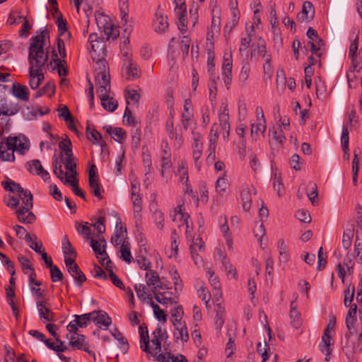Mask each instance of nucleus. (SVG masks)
<instances>
[{
	"instance_id": "f257e3e1",
	"label": "nucleus",
	"mask_w": 362,
	"mask_h": 362,
	"mask_svg": "<svg viewBox=\"0 0 362 362\" xmlns=\"http://www.w3.org/2000/svg\"><path fill=\"white\" fill-rule=\"evenodd\" d=\"M46 37H49L47 30H44L40 34L30 38L28 53L30 69H42L48 60V52H45L44 46Z\"/></svg>"
},
{
	"instance_id": "f03ea898",
	"label": "nucleus",
	"mask_w": 362,
	"mask_h": 362,
	"mask_svg": "<svg viewBox=\"0 0 362 362\" xmlns=\"http://www.w3.org/2000/svg\"><path fill=\"white\" fill-rule=\"evenodd\" d=\"M88 41L91 45L90 57L93 61L96 58L104 57L105 55V44L95 33H90Z\"/></svg>"
},
{
	"instance_id": "7ed1b4c3",
	"label": "nucleus",
	"mask_w": 362,
	"mask_h": 362,
	"mask_svg": "<svg viewBox=\"0 0 362 362\" xmlns=\"http://www.w3.org/2000/svg\"><path fill=\"white\" fill-rule=\"evenodd\" d=\"M26 168L30 173L40 176L45 182L49 179V173L44 169L41 162L37 159L27 162Z\"/></svg>"
},
{
	"instance_id": "20e7f679",
	"label": "nucleus",
	"mask_w": 362,
	"mask_h": 362,
	"mask_svg": "<svg viewBox=\"0 0 362 362\" xmlns=\"http://www.w3.org/2000/svg\"><path fill=\"white\" fill-rule=\"evenodd\" d=\"M96 86L99 95H105L110 92V73L103 74V75L95 74Z\"/></svg>"
},
{
	"instance_id": "39448f33",
	"label": "nucleus",
	"mask_w": 362,
	"mask_h": 362,
	"mask_svg": "<svg viewBox=\"0 0 362 362\" xmlns=\"http://www.w3.org/2000/svg\"><path fill=\"white\" fill-rule=\"evenodd\" d=\"M36 305L41 320H44L48 322L54 321L55 315L51 310L49 304L47 300H37Z\"/></svg>"
},
{
	"instance_id": "423d86ee",
	"label": "nucleus",
	"mask_w": 362,
	"mask_h": 362,
	"mask_svg": "<svg viewBox=\"0 0 362 362\" xmlns=\"http://www.w3.org/2000/svg\"><path fill=\"white\" fill-rule=\"evenodd\" d=\"M168 25L167 16H163V13L160 10V6H158L153 21L154 30L158 33H165L168 30Z\"/></svg>"
},
{
	"instance_id": "0eeeda50",
	"label": "nucleus",
	"mask_w": 362,
	"mask_h": 362,
	"mask_svg": "<svg viewBox=\"0 0 362 362\" xmlns=\"http://www.w3.org/2000/svg\"><path fill=\"white\" fill-rule=\"evenodd\" d=\"M63 161V156H57L54 154L52 157V168L54 174L64 184L69 182V179L66 177V173L62 170V163Z\"/></svg>"
},
{
	"instance_id": "6e6552de",
	"label": "nucleus",
	"mask_w": 362,
	"mask_h": 362,
	"mask_svg": "<svg viewBox=\"0 0 362 362\" xmlns=\"http://www.w3.org/2000/svg\"><path fill=\"white\" fill-rule=\"evenodd\" d=\"M0 108L3 115L13 116L20 111L21 106L18 103L8 102L6 98H2L0 100Z\"/></svg>"
},
{
	"instance_id": "1a4fd4ad",
	"label": "nucleus",
	"mask_w": 362,
	"mask_h": 362,
	"mask_svg": "<svg viewBox=\"0 0 362 362\" xmlns=\"http://www.w3.org/2000/svg\"><path fill=\"white\" fill-rule=\"evenodd\" d=\"M315 9L310 1H305L303 4L302 11L298 13L297 20L300 22H310L313 20Z\"/></svg>"
},
{
	"instance_id": "9d476101",
	"label": "nucleus",
	"mask_w": 362,
	"mask_h": 362,
	"mask_svg": "<svg viewBox=\"0 0 362 362\" xmlns=\"http://www.w3.org/2000/svg\"><path fill=\"white\" fill-rule=\"evenodd\" d=\"M94 315H92V321H93L98 327L101 325L107 328L112 324V318L108 314L103 310H93Z\"/></svg>"
},
{
	"instance_id": "9b49d317",
	"label": "nucleus",
	"mask_w": 362,
	"mask_h": 362,
	"mask_svg": "<svg viewBox=\"0 0 362 362\" xmlns=\"http://www.w3.org/2000/svg\"><path fill=\"white\" fill-rule=\"evenodd\" d=\"M11 94L20 100L28 102L29 100V90L27 86L13 83L11 89Z\"/></svg>"
},
{
	"instance_id": "f8f14e48",
	"label": "nucleus",
	"mask_w": 362,
	"mask_h": 362,
	"mask_svg": "<svg viewBox=\"0 0 362 362\" xmlns=\"http://www.w3.org/2000/svg\"><path fill=\"white\" fill-rule=\"evenodd\" d=\"M6 151L8 152L14 153L15 151H18L21 154L25 153V149L26 148L25 144L18 140L17 136H8L6 138ZM14 155V153H13Z\"/></svg>"
},
{
	"instance_id": "ddd939ff",
	"label": "nucleus",
	"mask_w": 362,
	"mask_h": 362,
	"mask_svg": "<svg viewBox=\"0 0 362 362\" xmlns=\"http://www.w3.org/2000/svg\"><path fill=\"white\" fill-rule=\"evenodd\" d=\"M119 10L121 15L122 23L124 28V33L129 34L132 30V24L128 25V11L129 7L127 4V0H124L120 2Z\"/></svg>"
},
{
	"instance_id": "4468645a",
	"label": "nucleus",
	"mask_w": 362,
	"mask_h": 362,
	"mask_svg": "<svg viewBox=\"0 0 362 362\" xmlns=\"http://www.w3.org/2000/svg\"><path fill=\"white\" fill-rule=\"evenodd\" d=\"M296 300V298L291 303L289 315L291 325L296 329H298L302 325V319L300 313L297 310Z\"/></svg>"
},
{
	"instance_id": "2eb2a0df",
	"label": "nucleus",
	"mask_w": 362,
	"mask_h": 362,
	"mask_svg": "<svg viewBox=\"0 0 362 362\" xmlns=\"http://www.w3.org/2000/svg\"><path fill=\"white\" fill-rule=\"evenodd\" d=\"M103 107L110 112H114L117 107V102L115 99L109 96V93L99 95Z\"/></svg>"
},
{
	"instance_id": "dca6fc26",
	"label": "nucleus",
	"mask_w": 362,
	"mask_h": 362,
	"mask_svg": "<svg viewBox=\"0 0 362 362\" xmlns=\"http://www.w3.org/2000/svg\"><path fill=\"white\" fill-rule=\"evenodd\" d=\"M68 272L74 278L75 283L78 287H81L83 284L87 280L86 275L78 265L74 266V267L68 270Z\"/></svg>"
},
{
	"instance_id": "f3484780",
	"label": "nucleus",
	"mask_w": 362,
	"mask_h": 362,
	"mask_svg": "<svg viewBox=\"0 0 362 362\" xmlns=\"http://www.w3.org/2000/svg\"><path fill=\"white\" fill-rule=\"evenodd\" d=\"M243 209L245 211H249L252 204L251 191L248 187H243L240 192Z\"/></svg>"
},
{
	"instance_id": "a211bd4d",
	"label": "nucleus",
	"mask_w": 362,
	"mask_h": 362,
	"mask_svg": "<svg viewBox=\"0 0 362 362\" xmlns=\"http://www.w3.org/2000/svg\"><path fill=\"white\" fill-rule=\"evenodd\" d=\"M331 334L329 332H324L323 336L322 337V341L323 342V345H320V351L322 352H326L325 361H328L329 360V356L332 352L331 346Z\"/></svg>"
},
{
	"instance_id": "6ab92c4d",
	"label": "nucleus",
	"mask_w": 362,
	"mask_h": 362,
	"mask_svg": "<svg viewBox=\"0 0 362 362\" xmlns=\"http://www.w3.org/2000/svg\"><path fill=\"white\" fill-rule=\"evenodd\" d=\"M354 235V226L351 225L349 228H346L342 236V246L345 250L349 249L352 243V239Z\"/></svg>"
},
{
	"instance_id": "aec40b11",
	"label": "nucleus",
	"mask_w": 362,
	"mask_h": 362,
	"mask_svg": "<svg viewBox=\"0 0 362 362\" xmlns=\"http://www.w3.org/2000/svg\"><path fill=\"white\" fill-rule=\"evenodd\" d=\"M152 292L154 295V298L156 299V300L163 305H167L168 303H177V302L175 301L171 297H166L165 296L166 293H160L158 291H157V287H153L152 289Z\"/></svg>"
},
{
	"instance_id": "412c9836",
	"label": "nucleus",
	"mask_w": 362,
	"mask_h": 362,
	"mask_svg": "<svg viewBox=\"0 0 362 362\" xmlns=\"http://www.w3.org/2000/svg\"><path fill=\"white\" fill-rule=\"evenodd\" d=\"M146 330L144 331L142 326L139 327V334L141 338V349L146 353L151 354V351L149 349L148 344H149V337L147 327H146Z\"/></svg>"
},
{
	"instance_id": "4be33fe9",
	"label": "nucleus",
	"mask_w": 362,
	"mask_h": 362,
	"mask_svg": "<svg viewBox=\"0 0 362 362\" xmlns=\"http://www.w3.org/2000/svg\"><path fill=\"white\" fill-rule=\"evenodd\" d=\"M69 344L74 349L79 350H83L88 345L86 343V337L83 334H78L77 338L72 337Z\"/></svg>"
},
{
	"instance_id": "5701e85b",
	"label": "nucleus",
	"mask_w": 362,
	"mask_h": 362,
	"mask_svg": "<svg viewBox=\"0 0 362 362\" xmlns=\"http://www.w3.org/2000/svg\"><path fill=\"white\" fill-rule=\"evenodd\" d=\"M1 185L6 191L11 192H18L19 194H23L27 189H24L19 183H17L11 180L6 182H2Z\"/></svg>"
},
{
	"instance_id": "b1692460",
	"label": "nucleus",
	"mask_w": 362,
	"mask_h": 362,
	"mask_svg": "<svg viewBox=\"0 0 362 362\" xmlns=\"http://www.w3.org/2000/svg\"><path fill=\"white\" fill-rule=\"evenodd\" d=\"M99 214H101L100 216L96 221L92 225L93 228L98 231V234L96 235L97 238H99V236L105 233V223L106 221V217L104 215L103 210H100L98 211Z\"/></svg>"
},
{
	"instance_id": "393cba45",
	"label": "nucleus",
	"mask_w": 362,
	"mask_h": 362,
	"mask_svg": "<svg viewBox=\"0 0 362 362\" xmlns=\"http://www.w3.org/2000/svg\"><path fill=\"white\" fill-rule=\"evenodd\" d=\"M168 358L164 354H158L157 356V361L159 362H188L187 358L182 354L179 356H175L170 353H168Z\"/></svg>"
},
{
	"instance_id": "a878e982",
	"label": "nucleus",
	"mask_w": 362,
	"mask_h": 362,
	"mask_svg": "<svg viewBox=\"0 0 362 362\" xmlns=\"http://www.w3.org/2000/svg\"><path fill=\"white\" fill-rule=\"evenodd\" d=\"M277 247L279 252L280 262H287L289 258L288 248L283 239L279 240Z\"/></svg>"
},
{
	"instance_id": "bb28decb",
	"label": "nucleus",
	"mask_w": 362,
	"mask_h": 362,
	"mask_svg": "<svg viewBox=\"0 0 362 362\" xmlns=\"http://www.w3.org/2000/svg\"><path fill=\"white\" fill-rule=\"evenodd\" d=\"M93 315L94 313L91 312L81 315H75L76 325H78V326L81 328L86 327L90 322L92 321V315Z\"/></svg>"
},
{
	"instance_id": "cd10ccee",
	"label": "nucleus",
	"mask_w": 362,
	"mask_h": 362,
	"mask_svg": "<svg viewBox=\"0 0 362 362\" xmlns=\"http://www.w3.org/2000/svg\"><path fill=\"white\" fill-rule=\"evenodd\" d=\"M6 293L7 297V301L8 304L11 305L13 315L16 318H18V307L14 303L13 298H15V292L14 289L11 286H8L6 288Z\"/></svg>"
},
{
	"instance_id": "c85d7f7f",
	"label": "nucleus",
	"mask_w": 362,
	"mask_h": 362,
	"mask_svg": "<svg viewBox=\"0 0 362 362\" xmlns=\"http://www.w3.org/2000/svg\"><path fill=\"white\" fill-rule=\"evenodd\" d=\"M86 136L87 139L93 144H98L102 140L103 136L101 134L98 132L95 129H91L90 125L88 124L86 127Z\"/></svg>"
},
{
	"instance_id": "c756f323",
	"label": "nucleus",
	"mask_w": 362,
	"mask_h": 362,
	"mask_svg": "<svg viewBox=\"0 0 362 362\" xmlns=\"http://www.w3.org/2000/svg\"><path fill=\"white\" fill-rule=\"evenodd\" d=\"M202 136L198 135L197 137L194 139V146H193V158L195 161L196 165H197V161L201 157L202 152V143L201 142Z\"/></svg>"
},
{
	"instance_id": "7c9ffc66",
	"label": "nucleus",
	"mask_w": 362,
	"mask_h": 362,
	"mask_svg": "<svg viewBox=\"0 0 362 362\" xmlns=\"http://www.w3.org/2000/svg\"><path fill=\"white\" fill-rule=\"evenodd\" d=\"M97 67L95 74L103 75V74L110 73L108 63L103 57L96 58Z\"/></svg>"
},
{
	"instance_id": "2f4dec72",
	"label": "nucleus",
	"mask_w": 362,
	"mask_h": 362,
	"mask_svg": "<svg viewBox=\"0 0 362 362\" xmlns=\"http://www.w3.org/2000/svg\"><path fill=\"white\" fill-rule=\"evenodd\" d=\"M267 129L266 121H258L257 124H251V136L254 139H257L258 132H261L262 134L265 133Z\"/></svg>"
},
{
	"instance_id": "473e14b6",
	"label": "nucleus",
	"mask_w": 362,
	"mask_h": 362,
	"mask_svg": "<svg viewBox=\"0 0 362 362\" xmlns=\"http://www.w3.org/2000/svg\"><path fill=\"white\" fill-rule=\"evenodd\" d=\"M145 278L146 279V284L148 286H156L160 281V276L158 273L153 270H149L146 272L145 275Z\"/></svg>"
},
{
	"instance_id": "72a5a7b5",
	"label": "nucleus",
	"mask_w": 362,
	"mask_h": 362,
	"mask_svg": "<svg viewBox=\"0 0 362 362\" xmlns=\"http://www.w3.org/2000/svg\"><path fill=\"white\" fill-rule=\"evenodd\" d=\"M355 294V287L354 285L349 284L346 289L344 291V304L346 307H349L353 301Z\"/></svg>"
},
{
	"instance_id": "f704fd0d",
	"label": "nucleus",
	"mask_w": 362,
	"mask_h": 362,
	"mask_svg": "<svg viewBox=\"0 0 362 362\" xmlns=\"http://www.w3.org/2000/svg\"><path fill=\"white\" fill-rule=\"evenodd\" d=\"M101 30H103L106 35L107 40L110 38L115 40L119 35V30L116 28H114V25L111 23L105 25Z\"/></svg>"
},
{
	"instance_id": "c9c22d12",
	"label": "nucleus",
	"mask_w": 362,
	"mask_h": 362,
	"mask_svg": "<svg viewBox=\"0 0 362 362\" xmlns=\"http://www.w3.org/2000/svg\"><path fill=\"white\" fill-rule=\"evenodd\" d=\"M59 148L61 151V154L63 156V153L66 156H73L72 149H71V140L68 138L64 141H62L59 143Z\"/></svg>"
},
{
	"instance_id": "e433bc0d",
	"label": "nucleus",
	"mask_w": 362,
	"mask_h": 362,
	"mask_svg": "<svg viewBox=\"0 0 362 362\" xmlns=\"http://www.w3.org/2000/svg\"><path fill=\"white\" fill-rule=\"evenodd\" d=\"M308 187L310 188V191L307 192V196L310 200L313 205H315V203L317 202V185L313 182H309L308 184Z\"/></svg>"
},
{
	"instance_id": "4c0bfd02",
	"label": "nucleus",
	"mask_w": 362,
	"mask_h": 362,
	"mask_svg": "<svg viewBox=\"0 0 362 362\" xmlns=\"http://www.w3.org/2000/svg\"><path fill=\"white\" fill-rule=\"evenodd\" d=\"M306 35L310 40V42H314L319 46H323L325 45L324 41L318 35L317 32L313 28H308Z\"/></svg>"
},
{
	"instance_id": "58836bf2",
	"label": "nucleus",
	"mask_w": 362,
	"mask_h": 362,
	"mask_svg": "<svg viewBox=\"0 0 362 362\" xmlns=\"http://www.w3.org/2000/svg\"><path fill=\"white\" fill-rule=\"evenodd\" d=\"M62 245V250L65 255L76 257V252L69 240L67 235H64Z\"/></svg>"
},
{
	"instance_id": "ea45409f",
	"label": "nucleus",
	"mask_w": 362,
	"mask_h": 362,
	"mask_svg": "<svg viewBox=\"0 0 362 362\" xmlns=\"http://www.w3.org/2000/svg\"><path fill=\"white\" fill-rule=\"evenodd\" d=\"M250 64L248 63L244 64L239 74V82L242 86H244L246 84V82L250 76Z\"/></svg>"
},
{
	"instance_id": "a19ab883",
	"label": "nucleus",
	"mask_w": 362,
	"mask_h": 362,
	"mask_svg": "<svg viewBox=\"0 0 362 362\" xmlns=\"http://www.w3.org/2000/svg\"><path fill=\"white\" fill-rule=\"evenodd\" d=\"M75 158L74 156H66L64 160L65 168L67 170L71 172V177H74L77 175V172L76 170V163L74 161Z\"/></svg>"
},
{
	"instance_id": "79ce46f5",
	"label": "nucleus",
	"mask_w": 362,
	"mask_h": 362,
	"mask_svg": "<svg viewBox=\"0 0 362 362\" xmlns=\"http://www.w3.org/2000/svg\"><path fill=\"white\" fill-rule=\"evenodd\" d=\"M163 150L162 168H168L170 167V153L166 149L168 147L167 142H162Z\"/></svg>"
},
{
	"instance_id": "37998d69",
	"label": "nucleus",
	"mask_w": 362,
	"mask_h": 362,
	"mask_svg": "<svg viewBox=\"0 0 362 362\" xmlns=\"http://www.w3.org/2000/svg\"><path fill=\"white\" fill-rule=\"evenodd\" d=\"M170 276L174 283L175 291L176 293L180 292L183 284L177 271L176 269L170 271Z\"/></svg>"
},
{
	"instance_id": "c03bdc74",
	"label": "nucleus",
	"mask_w": 362,
	"mask_h": 362,
	"mask_svg": "<svg viewBox=\"0 0 362 362\" xmlns=\"http://www.w3.org/2000/svg\"><path fill=\"white\" fill-rule=\"evenodd\" d=\"M146 286L144 284H136L134 286V290L139 297V298L142 299L144 300L148 299L151 302L152 301V296L151 294L146 293L145 291Z\"/></svg>"
},
{
	"instance_id": "a18cd8bd",
	"label": "nucleus",
	"mask_w": 362,
	"mask_h": 362,
	"mask_svg": "<svg viewBox=\"0 0 362 362\" xmlns=\"http://www.w3.org/2000/svg\"><path fill=\"white\" fill-rule=\"evenodd\" d=\"M151 305L153 308L154 315L161 322H165L167 320V315L165 312L159 307V305L154 302H151Z\"/></svg>"
},
{
	"instance_id": "49530a36",
	"label": "nucleus",
	"mask_w": 362,
	"mask_h": 362,
	"mask_svg": "<svg viewBox=\"0 0 362 362\" xmlns=\"http://www.w3.org/2000/svg\"><path fill=\"white\" fill-rule=\"evenodd\" d=\"M89 187L90 188L91 193L99 199L103 198L100 192V187L99 184V180H88Z\"/></svg>"
},
{
	"instance_id": "de8ad7c7",
	"label": "nucleus",
	"mask_w": 362,
	"mask_h": 362,
	"mask_svg": "<svg viewBox=\"0 0 362 362\" xmlns=\"http://www.w3.org/2000/svg\"><path fill=\"white\" fill-rule=\"evenodd\" d=\"M217 310H216V314L215 317V325L217 328H221L223 324H224V313H225V309L223 306H221V304L217 305Z\"/></svg>"
},
{
	"instance_id": "09e8293b",
	"label": "nucleus",
	"mask_w": 362,
	"mask_h": 362,
	"mask_svg": "<svg viewBox=\"0 0 362 362\" xmlns=\"http://www.w3.org/2000/svg\"><path fill=\"white\" fill-rule=\"evenodd\" d=\"M141 197L139 196V194H137V197L133 201L134 218L136 219V221H139L141 218Z\"/></svg>"
},
{
	"instance_id": "8fccbe9b",
	"label": "nucleus",
	"mask_w": 362,
	"mask_h": 362,
	"mask_svg": "<svg viewBox=\"0 0 362 362\" xmlns=\"http://www.w3.org/2000/svg\"><path fill=\"white\" fill-rule=\"evenodd\" d=\"M228 187L229 183L224 177H219L216 182V189L221 195L226 192Z\"/></svg>"
},
{
	"instance_id": "3c124183",
	"label": "nucleus",
	"mask_w": 362,
	"mask_h": 362,
	"mask_svg": "<svg viewBox=\"0 0 362 362\" xmlns=\"http://www.w3.org/2000/svg\"><path fill=\"white\" fill-rule=\"evenodd\" d=\"M13 229L16 230V235L19 238H23V236L24 235V239L25 240L26 243H30V236L32 235H30L25 229L24 227L21 226H19V225H16L13 226Z\"/></svg>"
},
{
	"instance_id": "603ef678",
	"label": "nucleus",
	"mask_w": 362,
	"mask_h": 362,
	"mask_svg": "<svg viewBox=\"0 0 362 362\" xmlns=\"http://www.w3.org/2000/svg\"><path fill=\"white\" fill-rule=\"evenodd\" d=\"M17 218L19 222L22 223L31 224L36 220V216L33 212H28V214H23L20 216L18 214H16Z\"/></svg>"
},
{
	"instance_id": "864d4df0",
	"label": "nucleus",
	"mask_w": 362,
	"mask_h": 362,
	"mask_svg": "<svg viewBox=\"0 0 362 362\" xmlns=\"http://www.w3.org/2000/svg\"><path fill=\"white\" fill-rule=\"evenodd\" d=\"M0 261L6 267V269L11 275L14 276L16 274L14 263L5 254L1 255Z\"/></svg>"
},
{
	"instance_id": "5fc2aeb1",
	"label": "nucleus",
	"mask_w": 362,
	"mask_h": 362,
	"mask_svg": "<svg viewBox=\"0 0 362 362\" xmlns=\"http://www.w3.org/2000/svg\"><path fill=\"white\" fill-rule=\"evenodd\" d=\"M95 16L96 23L99 29H102V28L104 27L105 25H108L110 23V18L106 15H104L99 12H96Z\"/></svg>"
},
{
	"instance_id": "6e6d98bb",
	"label": "nucleus",
	"mask_w": 362,
	"mask_h": 362,
	"mask_svg": "<svg viewBox=\"0 0 362 362\" xmlns=\"http://www.w3.org/2000/svg\"><path fill=\"white\" fill-rule=\"evenodd\" d=\"M120 252H121V257L122 258V259L127 263L131 262L132 255H131L130 247L128 245V244H125V243L124 242L122 244Z\"/></svg>"
},
{
	"instance_id": "4d7b16f0",
	"label": "nucleus",
	"mask_w": 362,
	"mask_h": 362,
	"mask_svg": "<svg viewBox=\"0 0 362 362\" xmlns=\"http://www.w3.org/2000/svg\"><path fill=\"white\" fill-rule=\"evenodd\" d=\"M37 236L33 234L30 236V242L27 243L31 249L38 253L41 252V250L43 249V245L41 242H37Z\"/></svg>"
},
{
	"instance_id": "13d9d810",
	"label": "nucleus",
	"mask_w": 362,
	"mask_h": 362,
	"mask_svg": "<svg viewBox=\"0 0 362 362\" xmlns=\"http://www.w3.org/2000/svg\"><path fill=\"white\" fill-rule=\"evenodd\" d=\"M269 346L266 341L264 342V345H262L260 342L257 344V351L262 355L263 362L266 361L269 358Z\"/></svg>"
},
{
	"instance_id": "bf43d9fd",
	"label": "nucleus",
	"mask_w": 362,
	"mask_h": 362,
	"mask_svg": "<svg viewBox=\"0 0 362 362\" xmlns=\"http://www.w3.org/2000/svg\"><path fill=\"white\" fill-rule=\"evenodd\" d=\"M19 198L22 199L24 205L33 207V196L30 191L26 190L23 194H19Z\"/></svg>"
},
{
	"instance_id": "052dcab7",
	"label": "nucleus",
	"mask_w": 362,
	"mask_h": 362,
	"mask_svg": "<svg viewBox=\"0 0 362 362\" xmlns=\"http://www.w3.org/2000/svg\"><path fill=\"white\" fill-rule=\"evenodd\" d=\"M123 121L132 127H136L137 123L136 119L132 116L131 110L127 106L124 110Z\"/></svg>"
},
{
	"instance_id": "680f3d73",
	"label": "nucleus",
	"mask_w": 362,
	"mask_h": 362,
	"mask_svg": "<svg viewBox=\"0 0 362 362\" xmlns=\"http://www.w3.org/2000/svg\"><path fill=\"white\" fill-rule=\"evenodd\" d=\"M127 72L126 74L127 75V78L128 80H134L139 77V70L136 66H133V63L131 62V66H129V64H125Z\"/></svg>"
},
{
	"instance_id": "e2e57ef3",
	"label": "nucleus",
	"mask_w": 362,
	"mask_h": 362,
	"mask_svg": "<svg viewBox=\"0 0 362 362\" xmlns=\"http://www.w3.org/2000/svg\"><path fill=\"white\" fill-rule=\"evenodd\" d=\"M232 53H225L223 56V62L222 65V71H232Z\"/></svg>"
},
{
	"instance_id": "0e129e2a",
	"label": "nucleus",
	"mask_w": 362,
	"mask_h": 362,
	"mask_svg": "<svg viewBox=\"0 0 362 362\" xmlns=\"http://www.w3.org/2000/svg\"><path fill=\"white\" fill-rule=\"evenodd\" d=\"M49 270L50 277L52 282H57L63 280L64 275L57 266H54Z\"/></svg>"
},
{
	"instance_id": "69168bd1",
	"label": "nucleus",
	"mask_w": 362,
	"mask_h": 362,
	"mask_svg": "<svg viewBox=\"0 0 362 362\" xmlns=\"http://www.w3.org/2000/svg\"><path fill=\"white\" fill-rule=\"evenodd\" d=\"M58 112L59 117L62 118L66 123L73 119V117L66 105H64L63 107L59 108Z\"/></svg>"
},
{
	"instance_id": "338daca9",
	"label": "nucleus",
	"mask_w": 362,
	"mask_h": 362,
	"mask_svg": "<svg viewBox=\"0 0 362 362\" xmlns=\"http://www.w3.org/2000/svg\"><path fill=\"white\" fill-rule=\"evenodd\" d=\"M273 185L274 189L277 192L279 197H281L282 192H284V185L281 182V177L280 174L279 175H277L276 173L274 174Z\"/></svg>"
},
{
	"instance_id": "774afa93",
	"label": "nucleus",
	"mask_w": 362,
	"mask_h": 362,
	"mask_svg": "<svg viewBox=\"0 0 362 362\" xmlns=\"http://www.w3.org/2000/svg\"><path fill=\"white\" fill-rule=\"evenodd\" d=\"M296 216L301 222L310 223L311 221V216L310 213L305 209H300L297 211Z\"/></svg>"
}]
</instances>
